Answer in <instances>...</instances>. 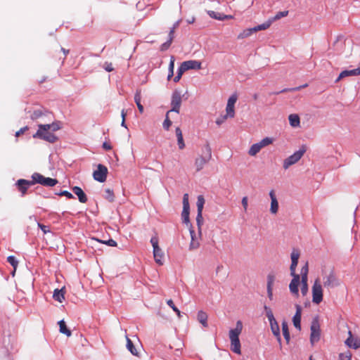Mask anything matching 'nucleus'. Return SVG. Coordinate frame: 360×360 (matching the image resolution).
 Masks as SVG:
<instances>
[{"label":"nucleus","instance_id":"f257e3e1","mask_svg":"<svg viewBox=\"0 0 360 360\" xmlns=\"http://www.w3.org/2000/svg\"><path fill=\"white\" fill-rule=\"evenodd\" d=\"M243 330V323L240 321L236 322V328L229 330V339L231 341V350L237 354H241V346L239 335Z\"/></svg>","mask_w":360,"mask_h":360},{"label":"nucleus","instance_id":"f03ea898","mask_svg":"<svg viewBox=\"0 0 360 360\" xmlns=\"http://www.w3.org/2000/svg\"><path fill=\"white\" fill-rule=\"evenodd\" d=\"M264 309L266 314V316L269 321L270 327L272 333L274 335L276 338L278 343L280 345H281V337L280 333V328L278 326V322L275 319L274 316V314L272 312V310L270 307H267L266 305L264 306Z\"/></svg>","mask_w":360,"mask_h":360},{"label":"nucleus","instance_id":"7ed1b4c3","mask_svg":"<svg viewBox=\"0 0 360 360\" xmlns=\"http://www.w3.org/2000/svg\"><path fill=\"white\" fill-rule=\"evenodd\" d=\"M202 155L195 160L196 171L199 172L212 158V150L208 144H206L202 149Z\"/></svg>","mask_w":360,"mask_h":360},{"label":"nucleus","instance_id":"20e7f679","mask_svg":"<svg viewBox=\"0 0 360 360\" xmlns=\"http://www.w3.org/2000/svg\"><path fill=\"white\" fill-rule=\"evenodd\" d=\"M323 284L324 288L328 289L335 288L340 285L339 280L333 270L323 272Z\"/></svg>","mask_w":360,"mask_h":360},{"label":"nucleus","instance_id":"39448f33","mask_svg":"<svg viewBox=\"0 0 360 360\" xmlns=\"http://www.w3.org/2000/svg\"><path fill=\"white\" fill-rule=\"evenodd\" d=\"M34 138H38L49 143H55L58 138L57 136L49 129H44L41 124L38 125L37 131L33 135Z\"/></svg>","mask_w":360,"mask_h":360},{"label":"nucleus","instance_id":"423d86ee","mask_svg":"<svg viewBox=\"0 0 360 360\" xmlns=\"http://www.w3.org/2000/svg\"><path fill=\"white\" fill-rule=\"evenodd\" d=\"M32 179L34 184H39L44 186L53 187L58 184L56 179L45 177L42 174L35 172L32 175Z\"/></svg>","mask_w":360,"mask_h":360},{"label":"nucleus","instance_id":"0eeeda50","mask_svg":"<svg viewBox=\"0 0 360 360\" xmlns=\"http://www.w3.org/2000/svg\"><path fill=\"white\" fill-rule=\"evenodd\" d=\"M305 151V148L302 147L300 148L298 150L295 151L292 155L285 158L283 161V168L285 169H287L291 165L297 163L302 158Z\"/></svg>","mask_w":360,"mask_h":360},{"label":"nucleus","instance_id":"6e6552de","mask_svg":"<svg viewBox=\"0 0 360 360\" xmlns=\"http://www.w3.org/2000/svg\"><path fill=\"white\" fill-rule=\"evenodd\" d=\"M323 300V288L319 278H316L312 286V302L316 304Z\"/></svg>","mask_w":360,"mask_h":360},{"label":"nucleus","instance_id":"1a4fd4ad","mask_svg":"<svg viewBox=\"0 0 360 360\" xmlns=\"http://www.w3.org/2000/svg\"><path fill=\"white\" fill-rule=\"evenodd\" d=\"M320 337L321 330L319 321L314 320L311 325L310 342L311 345H314V343L317 342L320 340Z\"/></svg>","mask_w":360,"mask_h":360},{"label":"nucleus","instance_id":"9d476101","mask_svg":"<svg viewBox=\"0 0 360 360\" xmlns=\"http://www.w3.org/2000/svg\"><path fill=\"white\" fill-rule=\"evenodd\" d=\"M108 174V169L103 165H98L97 169L93 173L94 179L101 183L105 181Z\"/></svg>","mask_w":360,"mask_h":360},{"label":"nucleus","instance_id":"9b49d317","mask_svg":"<svg viewBox=\"0 0 360 360\" xmlns=\"http://www.w3.org/2000/svg\"><path fill=\"white\" fill-rule=\"evenodd\" d=\"M181 104V92L175 90L172 93L171 105L172 109L169 110L170 112H175L176 113L179 112L180 107Z\"/></svg>","mask_w":360,"mask_h":360},{"label":"nucleus","instance_id":"f8f14e48","mask_svg":"<svg viewBox=\"0 0 360 360\" xmlns=\"http://www.w3.org/2000/svg\"><path fill=\"white\" fill-rule=\"evenodd\" d=\"M238 97L236 94H232L228 99L226 107V117L233 118L235 116L234 106L237 101Z\"/></svg>","mask_w":360,"mask_h":360},{"label":"nucleus","instance_id":"ddd939ff","mask_svg":"<svg viewBox=\"0 0 360 360\" xmlns=\"http://www.w3.org/2000/svg\"><path fill=\"white\" fill-rule=\"evenodd\" d=\"M292 276V279L289 285V289L292 294H293L295 297L299 296V289L298 286L300 282V276L299 274L291 275Z\"/></svg>","mask_w":360,"mask_h":360},{"label":"nucleus","instance_id":"4468645a","mask_svg":"<svg viewBox=\"0 0 360 360\" xmlns=\"http://www.w3.org/2000/svg\"><path fill=\"white\" fill-rule=\"evenodd\" d=\"M34 184L33 180L28 181L25 179H19L16 181L15 186L19 191L21 192L22 196L25 195L29 187Z\"/></svg>","mask_w":360,"mask_h":360},{"label":"nucleus","instance_id":"2eb2a0df","mask_svg":"<svg viewBox=\"0 0 360 360\" xmlns=\"http://www.w3.org/2000/svg\"><path fill=\"white\" fill-rule=\"evenodd\" d=\"M296 311L295 315L292 317V322L294 326L298 329L301 330V316H302V307L299 304H295Z\"/></svg>","mask_w":360,"mask_h":360},{"label":"nucleus","instance_id":"dca6fc26","mask_svg":"<svg viewBox=\"0 0 360 360\" xmlns=\"http://www.w3.org/2000/svg\"><path fill=\"white\" fill-rule=\"evenodd\" d=\"M291 257V264L290 266V275L297 274L295 272V269L298 263V259L300 257V252L298 250H293L290 255Z\"/></svg>","mask_w":360,"mask_h":360},{"label":"nucleus","instance_id":"f3484780","mask_svg":"<svg viewBox=\"0 0 360 360\" xmlns=\"http://www.w3.org/2000/svg\"><path fill=\"white\" fill-rule=\"evenodd\" d=\"M348 334H349V337L345 341V344L347 347L355 349L359 348L360 347V339H359V338L353 339L352 333L350 330H349Z\"/></svg>","mask_w":360,"mask_h":360},{"label":"nucleus","instance_id":"a211bd4d","mask_svg":"<svg viewBox=\"0 0 360 360\" xmlns=\"http://www.w3.org/2000/svg\"><path fill=\"white\" fill-rule=\"evenodd\" d=\"M269 196L271 198V207L270 212L271 214H276L278 210V202L277 200L276 196L275 195V192L274 190L270 191Z\"/></svg>","mask_w":360,"mask_h":360},{"label":"nucleus","instance_id":"6ab92c4d","mask_svg":"<svg viewBox=\"0 0 360 360\" xmlns=\"http://www.w3.org/2000/svg\"><path fill=\"white\" fill-rule=\"evenodd\" d=\"M186 70L201 69V62L198 60H186L182 63Z\"/></svg>","mask_w":360,"mask_h":360},{"label":"nucleus","instance_id":"aec40b11","mask_svg":"<svg viewBox=\"0 0 360 360\" xmlns=\"http://www.w3.org/2000/svg\"><path fill=\"white\" fill-rule=\"evenodd\" d=\"M357 75H360V68L350 70H343L339 75V77L336 79V82H338L340 79H341L344 77H346L357 76Z\"/></svg>","mask_w":360,"mask_h":360},{"label":"nucleus","instance_id":"412c9836","mask_svg":"<svg viewBox=\"0 0 360 360\" xmlns=\"http://www.w3.org/2000/svg\"><path fill=\"white\" fill-rule=\"evenodd\" d=\"M73 193L77 195L78 200L82 203H85L87 202L86 195L84 193L83 190L79 186H74L72 188Z\"/></svg>","mask_w":360,"mask_h":360},{"label":"nucleus","instance_id":"4be33fe9","mask_svg":"<svg viewBox=\"0 0 360 360\" xmlns=\"http://www.w3.org/2000/svg\"><path fill=\"white\" fill-rule=\"evenodd\" d=\"M153 257L155 262L159 265H162L164 263V252L160 248L153 249Z\"/></svg>","mask_w":360,"mask_h":360},{"label":"nucleus","instance_id":"5701e85b","mask_svg":"<svg viewBox=\"0 0 360 360\" xmlns=\"http://www.w3.org/2000/svg\"><path fill=\"white\" fill-rule=\"evenodd\" d=\"M274 279L275 278L274 275H268L266 288L268 297L269 298L270 300H273V285L274 283Z\"/></svg>","mask_w":360,"mask_h":360},{"label":"nucleus","instance_id":"b1692460","mask_svg":"<svg viewBox=\"0 0 360 360\" xmlns=\"http://www.w3.org/2000/svg\"><path fill=\"white\" fill-rule=\"evenodd\" d=\"M190 234L191 237V240L189 245V250H194L200 247V242L196 238L195 233L192 229H190Z\"/></svg>","mask_w":360,"mask_h":360},{"label":"nucleus","instance_id":"393cba45","mask_svg":"<svg viewBox=\"0 0 360 360\" xmlns=\"http://www.w3.org/2000/svg\"><path fill=\"white\" fill-rule=\"evenodd\" d=\"M176 136L177 138V144L179 148L182 150L185 148V143L184 141L183 134L181 129L179 127H176L175 129Z\"/></svg>","mask_w":360,"mask_h":360},{"label":"nucleus","instance_id":"a878e982","mask_svg":"<svg viewBox=\"0 0 360 360\" xmlns=\"http://www.w3.org/2000/svg\"><path fill=\"white\" fill-rule=\"evenodd\" d=\"M289 123L292 127H299L300 125V119L297 114H290L288 116Z\"/></svg>","mask_w":360,"mask_h":360},{"label":"nucleus","instance_id":"bb28decb","mask_svg":"<svg viewBox=\"0 0 360 360\" xmlns=\"http://www.w3.org/2000/svg\"><path fill=\"white\" fill-rule=\"evenodd\" d=\"M41 127H43L44 129H49L52 132H54L60 129V122L58 121H56L52 122L51 124H41Z\"/></svg>","mask_w":360,"mask_h":360},{"label":"nucleus","instance_id":"cd10ccee","mask_svg":"<svg viewBox=\"0 0 360 360\" xmlns=\"http://www.w3.org/2000/svg\"><path fill=\"white\" fill-rule=\"evenodd\" d=\"M198 321L203 326V327H207V315L203 311H199L198 312Z\"/></svg>","mask_w":360,"mask_h":360},{"label":"nucleus","instance_id":"c85d7f7f","mask_svg":"<svg viewBox=\"0 0 360 360\" xmlns=\"http://www.w3.org/2000/svg\"><path fill=\"white\" fill-rule=\"evenodd\" d=\"M64 294L63 289H56L53 292V297L55 300L61 303L65 300Z\"/></svg>","mask_w":360,"mask_h":360},{"label":"nucleus","instance_id":"c756f323","mask_svg":"<svg viewBox=\"0 0 360 360\" xmlns=\"http://www.w3.org/2000/svg\"><path fill=\"white\" fill-rule=\"evenodd\" d=\"M58 325H59V328H60V332L61 333L66 335L68 337L71 336L72 333H71L70 330H69L67 328L65 322L64 321V320L59 321H58Z\"/></svg>","mask_w":360,"mask_h":360},{"label":"nucleus","instance_id":"7c9ffc66","mask_svg":"<svg viewBox=\"0 0 360 360\" xmlns=\"http://www.w3.org/2000/svg\"><path fill=\"white\" fill-rule=\"evenodd\" d=\"M141 91H136L135 95H134V101L138 107V109L139 110V112L141 113H143V110H144V108H143V106L141 105Z\"/></svg>","mask_w":360,"mask_h":360},{"label":"nucleus","instance_id":"2f4dec72","mask_svg":"<svg viewBox=\"0 0 360 360\" xmlns=\"http://www.w3.org/2000/svg\"><path fill=\"white\" fill-rule=\"evenodd\" d=\"M282 330H283V335L284 336V338L286 340L287 343H288L290 342V332L288 330V323L285 321H283V323H282Z\"/></svg>","mask_w":360,"mask_h":360},{"label":"nucleus","instance_id":"473e14b6","mask_svg":"<svg viewBox=\"0 0 360 360\" xmlns=\"http://www.w3.org/2000/svg\"><path fill=\"white\" fill-rule=\"evenodd\" d=\"M271 24H272V22H271L270 19H269L267 21L264 22V23L254 27L253 30L255 31V32L260 31V30H265L268 29L271 26Z\"/></svg>","mask_w":360,"mask_h":360},{"label":"nucleus","instance_id":"72a5a7b5","mask_svg":"<svg viewBox=\"0 0 360 360\" xmlns=\"http://www.w3.org/2000/svg\"><path fill=\"white\" fill-rule=\"evenodd\" d=\"M262 149L261 146L259 144V143H254L251 146L248 154L251 156L256 155Z\"/></svg>","mask_w":360,"mask_h":360},{"label":"nucleus","instance_id":"f704fd0d","mask_svg":"<svg viewBox=\"0 0 360 360\" xmlns=\"http://www.w3.org/2000/svg\"><path fill=\"white\" fill-rule=\"evenodd\" d=\"M254 32L255 31L253 30V27L245 29L238 35V39H242L247 38L252 35Z\"/></svg>","mask_w":360,"mask_h":360},{"label":"nucleus","instance_id":"c9c22d12","mask_svg":"<svg viewBox=\"0 0 360 360\" xmlns=\"http://www.w3.org/2000/svg\"><path fill=\"white\" fill-rule=\"evenodd\" d=\"M127 348L134 356H138V352L132 341L127 337Z\"/></svg>","mask_w":360,"mask_h":360},{"label":"nucleus","instance_id":"e433bc0d","mask_svg":"<svg viewBox=\"0 0 360 360\" xmlns=\"http://www.w3.org/2000/svg\"><path fill=\"white\" fill-rule=\"evenodd\" d=\"M174 60L175 58L174 56H171L170 62L169 64V68H168V75H167V79L169 80L174 75Z\"/></svg>","mask_w":360,"mask_h":360},{"label":"nucleus","instance_id":"4c0bfd02","mask_svg":"<svg viewBox=\"0 0 360 360\" xmlns=\"http://www.w3.org/2000/svg\"><path fill=\"white\" fill-rule=\"evenodd\" d=\"M205 205V199L202 195H198L197 199L198 213H202Z\"/></svg>","mask_w":360,"mask_h":360},{"label":"nucleus","instance_id":"58836bf2","mask_svg":"<svg viewBox=\"0 0 360 360\" xmlns=\"http://www.w3.org/2000/svg\"><path fill=\"white\" fill-rule=\"evenodd\" d=\"M288 15V11H283L278 12L274 17L269 18L271 22L273 23L274 21L281 19V18L285 17Z\"/></svg>","mask_w":360,"mask_h":360},{"label":"nucleus","instance_id":"ea45409f","mask_svg":"<svg viewBox=\"0 0 360 360\" xmlns=\"http://www.w3.org/2000/svg\"><path fill=\"white\" fill-rule=\"evenodd\" d=\"M7 262L13 267L14 271L13 272V275H14L15 269L18 264V261L17 260L15 256L10 255L7 257Z\"/></svg>","mask_w":360,"mask_h":360},{"label":"nucleus","instance_id":"a19ab883","mask_svg":"<svg viewBox=\"0 0 360 360\" xmlns=\"http://www.w3.org/2000/svg\"><path fill=\"white\" fill-rule=\"evenodd\" d=\"M308 279H301V292L303 296H305L308 292Z\"/></svg>","mask_w":360,"mask_h":360},{"label":"nucleus","instance_id":"79ce46f5","mask_svg":"<svg viewBox=\"0 0 360 360\" xmlns=\"http://www.w3.org/2000/svg\"><path fill=\"white\" fill-rule=\"evenodd\" d=\"M189 210L190 208H183L181 213L183 221L186 224L189 223Z\"/></svg>","mask_w":360,"mask_h":360},{"label":"nucleus","instance_id":"37998d69","mask_svg":"<svg viewBox=\"0 0 360 360\" xmlns=\"http://www.w3.org/2000/svg\"><path fill=\"white\" fill-rule=\"evenodd\" d=\"M273 139L270 137H266L263 139H262L259 143V144L261 146L262 148L267 146L273 143Z\"/></svg>","mask_w":360,"mask_h":360},{"label":"nucleus","instance_id":"c03bdc74","mask_svg":"<svg viewBox=\"0 0 360 360\" xmlns=\"http://www.w3.org/2000/svg\"><path fill=\"white\" fill-rule=\"evenodd\" d=\"M105 198L109 202H113L115 198L113 191L110 188H107L105 189Z\"/></svg>","mask_w":360,"mask_h":360},{"label":"nucleus","instance_id":"a18cd8bd","mask_svg":"<svg viewBox=\"0 0 360 360\" xmlns=\"http://www.w3.org/2000/svg\"><path fill=\"white\" fill-rule=\"evenodd\" d=\"M308 263H306L301 269V279H308Z\"/></svg>","mask_w":360,"mask_h":360},{"label":"nucleus","instance_id":"49530a36","mask_svg":"<svg viewBox=\"0 0 360 360\" xmlns=\"http://www.w3.org/2000/svg\"><path fill=\"white\" fill-rule=\"evenodd\" d=\"M170 111H168L166 114L165 120L162 124V127L165 130H169L170 126L172 125V121L169 118V113Z\"/></svg>","mask_w":360,"mask_h":360},{"label":"nucleus","instance_id":"de8ad7c7","mask_svg":"<svg viewBox=\"0 0 360 360\" xmlns=\"http://www.w3.org/2000/svg\"><path fill=\"white\" fill-rule=\"evenodd\" d=\"M202 222H203V218H202V213H198L197 217H196V223H197V226L198 227V232H199L200 235L201 234V225L202 224Z\"/></svg>","mask_w":360,"mask_h":360},{"label":"nucleus","instance_id":"09e8293b","mask_svg":"<svg viewBox=\"0 0 360 360\" xmlns=\"http://www.w3.org/2000/svg\"><path fill=\"white\" fill-rule=\"evenodd\" d=\"M307 86V84H304L302 86L295 87V88L283 89L281 90L280 91L276 92L274 94H279L281 93H284V92H287V91H298V90H300L303 87H306Z\"/></svg>","mask_w":360,"mask_h":360},{"label":"nucleus","instance_id":"8fccbe9b","mask_svg":"<svg viewBox=\"0 0 360 360\" xmlns=\"http://www.w3.org/2000/svg\"><path fill=\"white\" fill-rule=\"evenodd\" d=\"M352 359V353L349 351H347L344 353H340L339 354L340 360H351Z\"/></svg>","mask_w":360,"mask_h":360},{"label":"nucleus","instance_id":"3c124183","mask_svg":"<svg viewBox=\"0 0 360 360\" xmlns=\"http://www.w3.org/2000/svg\"><path fill=\"white\" fill-rule=\"evenodd\" d=\"M207 13L210 18H212L213 19L219 20H221L222 13H217V12L213 11H207Z\"/></svg>","mask_w":360,"mask_h":360},{"label":"nucleus","instance_id":"603ef678","mask_svg":"<svg viewBox=\"0 0 360 360\" xmlns=\"http://www.w3.org/2000/svg\"><path fill=\"white\" fill-rule=\"evenodd\" d=\"M167 304L168 306H169L176 313V315L180 317L181 316V311L179 310V309L174 305V302L172 300H169L167 301Z\"/></svg>","mask_w":360,"mask_h":360},{"label":"nucleus","instance_id":"864d4df0","mask_svg":"<svg viewBox=\"0 0 360 360\" xmlns=\"http://www.w3.org/2000/svg\"><path fill=\"white\" fill-rule=\"evenodd\" d=\"M37 226L43 231L44 234L51 232V230L48 226H45L41 223H37Z\"/></svg>","mask_w":360,"mask_h":360},{"label":"nucleus","instance_id":"5fc2aeb1","mask_svg":"<svg viewBox=\"0 0 360 360\" xmlns=\"http://www.w3.org/2000/svg\"><path fill=\"white\" fill-rule=\"evenodd\" d=\"M56 194L58 195H61V196H65L68 199L74 198L73 195L71 193H70L69 191H61L60 193H58Z\"/></svg>","mask_w":360,"mask_h":360},{"label":"nucleus","instance_id":"6e6d98bb","mask_svg":"<svg viewBox=\"0 0 360 360\" xmlns=\"http://www.w3.org/2000/svg\"><path fill=\"white\" fill-rule=\"evenodd\" d=\"M150 243L153 248V249L160 248L158 245V238L157 236H153L150 239Z\"/></svg>","mask_w":360,"mask_h":360},{"label":"nucleus","instance_id":"4d7b16f0","mask_svg":"<svg viewBox=\"0 0 360 360\" xmlns=\"http://www.w3.org/2000/svg\"><path fill=\"white\" fill-rule=\"evenodd\" d=\"M172 41H170V40H169V39H168L166 42L163 43V44L161 45V46H160V50H161L162 51H165L167 50V49L169 48V46H170V45H171V44H172Z\"/></svg>","mask_w":360,"mask_h":360},{"label":"nucleus","instance_id":"13d9d810","mask_svg":"<svg viewBox=\"0 0 360 360\" xmlns=\"http://www.w3.org/2000/svg\"><path fill=\"white\" fill-rule=\"evenodd\" d=\"M103 68L107 71V72H112L114 68L112 67V64L111 63L105 62Z\"/></svg>","mask_w":360,"mask_h":360},{"label":"nucleus","instance_id":"bf43d9fd","mask_svg":"<svg viewBox=\"0 0 360 360\" xmlns=\"http://www.w3.org/2000/svg\"><path fill=\"white\" fill-rule=\"evenodd\" d=\"M42 112L41 110H35L33 112V113L31 115V119L32 120H36L41 117Z\"/></svg>","mask_w":360,"mask_h":360},{"label":"nucleus","instance_id":"052dcab7","mask_svg":"<svg viewBox=\"0 0 360 360\" xmlns=\"http://www.w3.org/2000/svg\"><path fill=\"white\" fill-rule=\"evenodd\" d=\"M103 243L108 245L110 247H115L117 246V242L114 240L113 239H109L108 240H103L101 241Z\"/></svg>","mask_w":360,"mask_h":360},{"label":"nucleus","instance_id":"680f3d73","mask_svg":"<svg viewBox=\"0 0 360 360\" xmlns=\"http://www.w3.org/2000/svg\"><path fill=\"white\" fill-rule=\"evenodd\" d=\"M187 71L184 67V65L181 63L180 67L178 68L177 75L180 77H182V75L184 72Z\"/></svg>","mask_w":360,"mask_h":360},{"label":"nucleus","instance_id":"e2e57ef3","mask_svg":"<svg viewBox=\"0 0 360 360\" xmlns=\"http://www.w3.org/2000/svg\"><path fill=\"white\" fill-rule=\"evenodd\" d=\"M227 118H229V117H226V115H223V116H221V117H219V118H217V119L216 120V124H217V125H221L222 123H224V121H225Z\"/></svg>","mask_w":360,"mask_h":360},{"label":"nucleus","instance_id":"0e129e2a","mask_svg":"<svg viewBox=\"0 0 360 360\" xmlns=\"http://www.w3.org/2000/svg\"><path fill=\"white\" fill-rule=\"evenodd\" d=\"M242 205L244 208V210L246 211L248 209V197L245 196L242 198L241 200Z\"/></svg>","mask_w":360,"mask_h":360},{"label":"nucleus","instance_id":"69168bd1","mask_svg":"<svg viewBox=\"0 0 360 360\" xmlns=\"http://www.w3.org/2000/svg\"><path fill=\"white\" fill-rule=\"evenodd\" d=\"M121 115H122V124L121 125L125 128H127V125L125 124V116H126V113L124 112V110H122V113H121Z\"/></svg>","mask_w":360,"mask_h":360},{"label":"nucleus","instance_id":"338daca9","mask_svg":"<svg viewBox=\"0 0 360 360\" xmlns=\"http://www.w3.org/2000/svg\"><path fill=\"white\" fill-rule=\"evenodd\" d=\"M28 129L27 127H22L21 128L19 131H18L16 133H15V136H20L21 134H23L27 129Z\"/></svg>","mask_w":360,"mask_h":360},{"label":"nucleus","instance_id":"774afa93","mask_svg":"<svg viewBox=\"0 0 360 360\" xmlns=\"http://www.w3.org/2000/svg\"><path fill=\"white\" fill-rule=\"evenodd\" d=\"M103 148L106 150H111L112 148V146L110 143H107V142H104L103 143Z\"/></svg>","mask_w":360,"mask_h":360}]
</instances>
